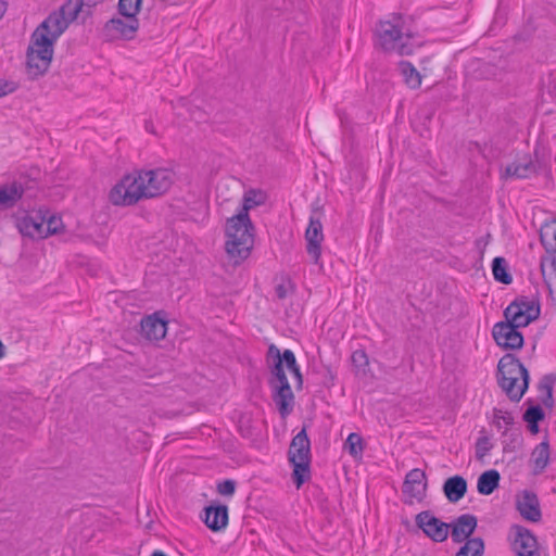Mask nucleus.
<instances>
[{"mask_svg":"<svg viewBox=\"0 0 556 556\" xmlns=\"http://www.w3.org/2000/svg\"><path fill=\"white\" fill-rule=\"evenodd\" d=\"M416 525L434 542H443L447 539L450 525L434 517L430 511H421L416 516Z\"/></svg>","mask_w":556,"mask_h":556,"instance_id":"9b49d317","label":"nucleus"},{"mask_svg":"<svg viewBox=\"0 0 556 556\" xmlns=\"http://www.w3.org/2000/svg\"><path fill=\"white\" fill-rule=\"evenodd\" d=\"M484 552V542L480 538L469 539L456 553V556H482Z\"/></svg>","mask_w":556,"mask_h":556,"instance_id":"c85d7f7f","label":"nucleus"},{"mask_svg":"<svg viewBox=\"0 0 556 556\" xmlns=\"http://www.w3.org/2000/svg\"><path fill=\"white\" fill-rule=\"evenodd\" d=\"M305 240L307 253L317 264L321 254V242L324 241L323 224L319 217L311 216L305 231Z\"/></svg>","mask_w":556,"mask_h":556,"instance_id":"2eb2a0df","label":"nucleus"},{"mask_svg":"<svg viewBox=\"0 0 556 556\" xmlns=\"http://www.w3.org/2000/svg\"><path fill=\"white\" fill-rule=\"evenodd\" d=\"M24 189L21 184L12 182L0 186V207H13L23 197Z\"/></svg>","mask_w":556,"mask_h":556,"instance_id":"5701e85b","label":"nucleus"},{"mask_svg":"<svg viewBox=\"0 0 556 556\" xmlns=\"http://www.w3.org/2000/svg\"><path fill=\"white\" fill-rule=\"evenodd\" d=\"M500 482V473L494 470L484 471L478 479L477 489L480 494L490 495Z\"/></svg>","mask_w":556,"mask_h":556,"instance_id":"393cba45","label":"nucleus"},{"mask_svg":"<svg viewBox=\"0 0 556 556\" xmlns=\"http://www.w3.org/2000/svg\"><path fill=\"white\" fill-rule=\"evenodd\" d=\"M139 29V21L137 17L119 16L112 17L104 25V31L111 39L131 40L135 38Z\"/></svg>","mask_w":556,"mask_h":556,"instance_id":"9d476101","label":"nucleus"},{"mask_svg":"<svg viewBox=\"0 0 556 556\" xmlns=\"http://www.w3.org/2000/svg\"><path fill=\"white\" fill-rule=\"evenodd\" d=\"M477 527V518L473 515L465 514L459 516L452 525H450L451 536L454 542L460 543L469 540Z\"/></svg>","mask_w":556,"mask_h":556,"instance_id":"6ab92c4d","label":"nucleus"},{"mask_svg":"<svg viewBox=\"0 0 556 556\" xmlns=\"http://www.w3.org/2000/svg\"><path fill=\"white\" fill-rule=\"evenodd\" d=\"M267 200V193L261 189H249L243 194V203L240 212H245L263 205Z\"/></svg>","mask_w":556,"mask_h":556,"instance_id":"a878e982","label":"nucleus"},{"mask_svg":"<svg viewBox=\"0 0 556 556\" xmlns=\"http://www.w3.org/2000/svg\"><path fill=\"white\" fill-rule=\"evenodd\" d=\"M345 450L349 451L350 455L354 458H361L364 452V442L358 433L349 434L344 443Z\"/></svg>","mask_w":556,"mask_h":556,"instance_id":"7c9ffc66","label":"nucleus"},{"mask_svg":"<svg viewBox=\"0 0 556 556\" xmlns=\"http://www.w3.org/2000/svg\"><path fill=\"white\" fill-rule=\"evenodd\" d=\"M63 227L61 217L55 215L46 216L45 232H47V238L60 233Z\"/></svg>","mask_w":556,"mask_h":556,"instance_id":"473e14b6","label":"nucleus"},{"mask_svg":"<svg viewBox=\"0 0 556 556\" xmlns=\"http://www.w3.org/2000/svg\"><path fill=\"white\" fill-rule=\"evenodd\" d=\"M217 490L219 494L230 496L235 493L236 483L232 480H225L224 482L218 484Z\"/></svg>","mask_w":556,"mask_h":556,"instance_id":"e433bc0d","label":"nucleus"},{"mask_svg":"<svg viewBox=\"0 0 556 556\" xmlns=\"http://www.w3.org/2000/svg\"><path fill=\"white\" fill-rule=\"evenodd\" d=\"M494 420L497 424V426L501 425V421H503L505 425H510L514 418L507 412H503L502 409H494Z\"/></svg>","mask_w":556,"mask_h":556,"instance_id":"4c0bfd02","label":"nucleus"},{"mask_svg":"<svg viewBox=\"0 0 556 556\" xmlns=\"http://www.w3.org/2000/svg\"><path fill=\"white\" fill-rule=\"evenodd\" d=\"M141 0H119L118 12L123 16L137 17L140 11Z\"/></svg>","mask_w":556,"mask_h":556,"instance_id":"2f4dec72","label":"nucleus"},{"mask_svg":"<svg viewBox=\"0 0 556 556\" xmlns=\"http://www.w3.org/2000/svg\"><path fill=\"white\" fill-rule=\"evenodd\" d=\"M517 509L523 519L538 522L541 520L542 514L538 496L530 491H523L517 498Z\"/></svg>","mask_w":556,"mask_h":556,"instance_id":"dca6fc26","label":"nucleus"},{"mask_svg":"<svg viewBox=\"0 0 556 556\" xmlns=\"http://www.w3.org/2000/svg\"><path fill=\"white\" fill-rule=\"evenodd\" d=\"M268 357L273 359L269 379L271 397L280 415L286 417L292 412L294 404V395L287 379L286 369L294 376L299 386L303 382L302 375L291 350L280 353L279 349L271 344L268 349Z\"/></svg>","mask_w":556,"mask_h":556,"instance_id":"f257e3e1","label":"nucleus"},{"mask_svg":"<svg viewBox=\"0 0 556 556\" xmlns=\"http://www.w3.org/2000/svg\"><path fill=\"white\" fill-rule=\"evenodd\" d=\"M443 491L450 502L457 503L467 491V482L463 477L454 476L444 482Z\"/></svg>","mask_w":556,"mask_h":556,"instance_id":"b1692460","label":"nucleus"},{"mask_svg":"<svg viewBox=\"0 0 556 556\" xmlns=\"http://www.w3.org/2000/svg\"><path fill=\"white\" fill-rule=\"evenodd\" d=\"M519 328L508 320L500 321L494 325L492 334L497 345L507 350H517L523 345V337Z\"/></svg>","mask_w":556,"mask_h":556,"instance_id":"1a4fd4ad","label":"nucleus"},{"mask_svg":"<svg viewBox=\"0 0 556 556\" xmlns=\"http://www.w3.org/2000/svg\"><path fill=\"white\" fill-rule=\"evenodd\" d=\"M7 11V3L4 1H0V20L3 17Z\"/></svg>","mask_w":556,"mask_h":556,"instance_id":"a19ab883","label":"nucleus"},{"mask_svg":"<svg viewBox=\"0 0 556 556\" xmlns=\"http://www.w3.org/2000/svg\"><path fill=\"white\" fill-rule=\"evenodd\" d=\"M540 239L548 253H556V223H545L540 230Z\"/></svg>","mask_w":556,"mask_h":556,"instance_id":"bb28decb","label":"nucleus"},{"mask_svg":"<svg viewBox=\"0 0 556 556\" xmlns=\"http://www.w3.org/2000/svg\"><path fill=\"white\" fill-rule=\"evenodd\" d=\"M376 46L387 53L412 55L424 45L421 38L412 30L407 20L402 15L381 21L375 31Z\"/></svg>","mask_w":556,"mask_h":556,"instance_id":"f03ea898","label":"nucleus"},{"mask_svg":"<svg viewBox=\"0 0 556 556\" xmlns=\"http://www.w3.org/2000/svg\"><path fill=\"white\" fill-rule=\"evenodd\" d=\"M505 319L518 327H526L540 316V305L534 299L520 296L504 311Z\"/></svg>","mask_w":556,"mask_h":556,"instance_id":"0eeeda50","label":"nucleus"},{"mask_svg":"<svg viewBox=\"0 0 556 556\" xmlns=\"http://www.w3.org/2000/svg\"><path fill=\"white\" fill-rule=\"evenodd\" d=\"M151 556H167L161 551H155Z\"/></svg>","mask_w":556,"mask_h":556,"instance_id":"37998d69","label":"nucleus"},{"mask_svg":"<svg viewBox=\"0 0 556 556\" xmlns=\"http://www.w3.org/2000/svg\"><path fill=\"white\" fill-rule=\"evenodd\" d=\"M143 181L147 199L155 198L167 192L175 181V173L169 168L138 170Z\"/></svg>","mask_w":556,"mask_h":556,"instance_id":"6e6552de","label":"nucleus"},{"mask_svg":"<svg viewBox=\"0 0 556 556\" xmlns=\"http://www.w3.org/2000/svg\"><path fill=\"white\" fill-rule=\"evenodd\" d=\"M46 215L41 212L27 213L17 219L16 226L20 232L34 240L47 238L45 232Z\"/></svg>","mask_w":556,"mask_h":556,"instance_id":"f8f14e48","label":"nucleus"},{"mask_svg":"<svg viewBox=\"0 0 556 556\" xmlns=\"http://www.w3.org/2000/svg\"><path fill=\"white\" fill-rule=\"evenodd\" d=\"M541 273L549 298L556 304V258L553 256L543 257L541 260Z\"/></svg>","mask_w":556,"mask_h":556,"instance_id":"4be33fe9","label":"nucleus"},{"mask_svg":"<svg viewBox=\"0 0 556 556\" xmlns=\"http://www.w3.org/2000/svg\"><path fill=\"white\" fill-rule=\"evenodd\" d=\"M492 271L495 280L504 285H509L513 280L510 274L507 271L506 261L503 257H495L493 260Z\"/></svg>","mask_w":556,"mask_h":556,"instance_id":"c756f323","label":"nucleus"},{"mask_svg":"<svg viewBox=\"0 0 556 556\" xmlns=\"http://www.w3.org/2000/svg\"><path fill=\"white\" fill-rule=\"evenodd\" d=\"M289 460L293 465V478L299 489L309 477L311 444L305 429H302L291 441Z\"/></svg>","mask_w":556,"mask_h":556,"instance_id":"423d86ee","label":"nucleus"},{"mask_svg":"<svg viewBox=\"0 0 556 556\" xmlns=\"http://www.w3.org/2000/svg\"><path fill=\"white\" fill-rule=\"evenodd\" d=\"M147 199L138 170L124 175L110 190L109 201L115 206H130Z\"/></svg>","mask_w":556,"mask_h":556,"instance_id":"39448f33","label":"nucleus"},{"mask_svg":"<svg viewBox=\"0 0 556 556\" xmlns=\"http://www.w3.org/2000/svg\"><path fill=\"white\" fill-rule=\"evenodd\" d=\"M551 460L549 444L547 441H543L538 444L531 452L529 466L534 476H539L544 472Z\"/></svg>","mask_w":556,"mask_h":556,"instance_id":"aec40b11","label":"nucleus"},{"mask_svg":"<svg viewBox=\"0 0 556 556\" xmlns=\"http://www.w3.org/2000/svg\"><path fill=\"white\" fill-rule=\"evenodd\" d=\"M167 323L159 316V313L149 315L141 320V333L149 341H159L165 338Z\"/></svg>","mask_w":556,"mask_h":556,"instance_id":"f3484780","label":"nucleus"},{"mask_svg":"<svg viewBox=\"0 0 556 556\" xmlns=\"http://www.w3.org/2000/svg\"><path fill=\"white\" fill-rule=\"evenodd\" d=\"M225 232L226 252L235 264H239L250 255L254 242V227L249 214L239 212L228 218Z\"/></svg>","mask_w":556,"mask_h":556,"instance_id":"7ed1b4c3","label":"nucleus"},{"mask_svg":"<svg viewBox=\"0 0 556 556\" xmlns=\"http://www.w3.org/2000/svg\"><path fill=\"white\" fill-rule=\"evenodd\" d=\"M513 548L518 556H540L536 538L526 528L514 526Z\"/></svg>","mask_w":556,"mask_h":556,"instance_id":"ddd939ff","label":"nucleus"},{"mask_svg":"<svg viewBox=\"0 0 556 556\" xmlns=\"http://www.w3.org/2000/svg\"><path fill=\"white\" fill-rule=\"evenodd\" d=\"M543 418H544V412L540 406L529 407L523 415V419L528 424H538Z\"/></svg>","mask_w":556,"mask_h":556,"instance_id":"f704fd0d","label":"nucleus"},{"mask_svg":"<svg viewBox=\"0 0 556 556\" xmlns=\"http://www.w3.org/2000/svg\"><path fill=\"white\" fill-rule=\"evenodd\" d=\"M291 291L290 281H282L275 288V293L279 299H285Z\"/></svg>","mask_w":556,"mask_h":556,"instance_id":"58836bf2","label":"nucleus"},{"mask_svg":"<svg viewBox=\"0 0 556 556\" xmlns=\"http://www.w3.org/2000/svg\"><path fill=\"white\" fill-rule=\"evenodd\" d=\"M529 430L531 431V433H538L539 432V427H538V424H529Z\"/></svg>","mask_w":556,"mask_h":556,"instance_id":"79ce46f5","label":"nucleus"},{"mask_svg":"<svg viewBox=\"0 0 556 556\" xmlns=\"http://www.w3.org/2000/svg\"><path fill=\"white\" fill-rule=\"evenodd\" d=\"M426 475L421 469L410 470L405 478L403 492L412 500L420 501L426 492Z\"/></svg>","mask_w":556,"mask_h":556,"instance_id":"a211bd4d","label":"nucleus"},{"mask_svg":"<svg viewBox=\"0 0 556 556\" xmlns=\"http://www.w3.org/2000/svg\"><path fill=\"white\" fill-rule=\"evenodd\" d=\"M498 384L506 395L518 402L529 384V374L526 367L511 354L503 356L497 365Z\"/></svg>","mask_w":556,"mask_h":556,"instance_id":"20e7f679","label":"nucleus"},{"mask_svg":"<svg viewBox=\"0 0 556 556\" xmlns=\"http://www.w3.org/2000/svg\"><path fill=\"white\" fill-rule=\"evenodd\" d=\"M401 74L404 78L405 84L412 88L417 89L421 85V75L409 62L402 61L399 64Z\"/></svg>","mask_w":556,"mask_h":556,"instance_id":"cd10ccee","label":"nucleus"},{"mask_svg":"<svg viewBox=\"0 0 556 556\" xmlns=\"http://www.w3.org/2000/svg\"><path fill=\"white\" fill-rule=\"evenodd\" d=\"M493 443L486 435L478 438L476 442V458L482 460L492 450Z\"/></svg>","mask_w":556,"mask_h":556,"instance_id":"72a5a7b5","label":"nucleus"},{"mask_svg":"<svg viewBox=\"0 0 556 556\" xmlns=\"http://www.w3.org/2000/svg\"><path fill=\"white\" fill-rule=\"evenodd\" d=\"M17 87L18 86L15 81L0 78V98L13 93Z\"/></svg>","mask_w":556,"mask_h":556,"instance_id":"c9c22d12","label":"nucleus"},{"mask_svg":"<svg viewBox=\"0 0 556 556\" xmlns=\"http://www.w3.org/2000/svg\"><path fill=\"white\" fill-rule=\"evenodd\" d=\"M205 525L213 531H219L228 525V508L226 505L208 506L205 508Z\"/></svg>","mask_w":556,"mask_h":556,"instance_id":"412c9836","label":"nucleus"},{"mask_svg":"<svg viewBox=\"0 0 556 556\" xmlns=\"http://www.w3.org/2000/svg\"><path fill=\"white\" fill-rule=\"evenodd\" d=\"M555 223H556V219H555Z\"/></svg>","mask_w":556,"mask_h":556,"instance_id":"c03bdc74","label":"nucleus"},{"mask_svg":"<svg viewBox=\"0 0 556 556\" xmlns=\"http://www.w3.org/2000/svg\"><path fill=\"white\" fill-rule=\"evenodd\" d=\"M535 173V165L530 154H522L501 170L502 179H526Z\"/></svg>","mask_w":556,"mask_h":556,"instance_id":"4468645a","label":"nucleus"},{"mask_svg":"<svg viewBox=\"0 0 556 556\" xmlns=\"http://www.w3.org/2000/svg\"><path fill=\"white\" fill-rule=\"evenodd\" d=\"M352 361L358 365H366L368 363L367 356L364 351H355L352 354Z\"/></svg>","mask_w":556,"mask_h":556,"instance_id":"ea45409f","label":"nucleus"}]
</instances>
